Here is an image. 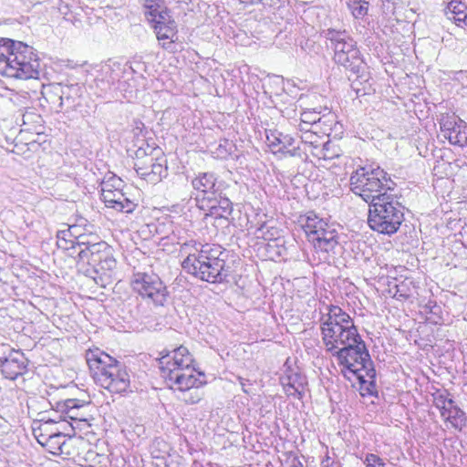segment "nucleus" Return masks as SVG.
<instances>
[{"label": "nucleus", "instance_id": "de8ad7c7", "mask_svg": "<svg viewBox=\"0 0 467 467\" xmlns=\"http://www.w3.org/2000/svg\"><path fill=\"white\" fill-rule=\"evenodd\" d=\"M310 128V125L309 124H306L305 122H302L301 119L299 120V123L297 125V130L298 131L303 134L305 132H310V130L312 129H309Z\"/></svg>", "mask_w": 467, "mask_h": 467}, {"label": "nucleus", "instance_id": "5fc2aeb1", "mask_svg": "<svg viewBox=\"0 0 467 467\" xmlns=\"http://www.w3.org/2000/svg\"><path fill=\"white\" fill-rule=\"evenodd\" d=\"M368 391L369 394L373 393L372 389H370L369 388H368Z\"/></svg>", "mask_w": 467, "mask_h": 467}, {"label": "nucleus", "instance_id": "7ed1b4c3", "mask_svg": "<svg viewBox=\"0 0 467 467\" xmlns=\"http://www.w3.org/2000/svg\"><path fill=\"white\" fill-rule=\"evenodd\" d=\"M77 263L80 269L88 266L84 273L100 286H106L111 282V277L117 266L113 249L106 242L99 240V235L87 240L81 250L77 252Z\"/></svg>", "mask_w": 467, "mask_h": 467}, {"label": "nucleus", "instance_id": "864d4df0", "mask_svg": "<svg viewBox=\"0 0 467 467\" xmlns=\"http://www.w3.org/2000/svg\"><path fill=\"white\" fill-rule=\"evenodd\" d=\"M356 84H357V80H356V81H353V83H352V87H353L354 88H356V89H357V92L358 93L359 89H358V88H356Z\"/></svg>", "mask_w": 467, "mask_h": 467}, {"label": "nucleus", "instance_id": "20e7f679", "mask_svg": "<svg viewBox=\"0 0 467 467\" xmlns=\"http://www.w3.org/2000/svg\"><path fill=\"white\" fill-rule=\"evenodd\" d=\"M192 356L187 348L180 346L159 359L161 377L175 389L203 386L206 383L205 375L197 372L192 366Z\"/></svg>", "mask_w": 467, "mask_h": 467}, {"label": "nucleus", "instance_id": "a211bd4d", "mask_svg": "<svg viewBox=\"0 0 467 467\" xmlns=\"http://www.w3.org/2000/svg\"><path fill=\"white\" fill-rule=\"evenodd\" d=\"M101 198L109 208L126 213H132L136 204L123 192L122 189L111 192L101 193Z\"/></svg>", "mask_w": 467, "mask_h": 467}, {"label": "nucleus", "instance_id": "2f4dec72", "mask_svg": "<svg viewBox=\"0 0 467 467\" xmlns=\"http://www.w3.org/2000/svg\"><path fill=\"white\" fill-rule=\"evenodd\" d=\"M202 386L191 387L187 389H179L183 393V397L182 398L188 404H196L202 398V392L200 390Z\"/></svg>", "mask_w": 467, "mask_h": 467}, {"label": "nucleus", "instance_id": "603ef678", "mask_svg": "<svg viewBox=\"0 0 467 467\" xmlns=\"http://www.w3.org/2000/svg\"><path fill=\"white\" fill-rule=\"evenodd\" d=\"M323 467H340L339 463L338 462H332L331 464H325V462H323Z\"/></svg>", "mask_w": 467, "mask_h": 467}, {"label": "nucleus", "instance_id": "c9c22d12", "mask_svg": "<svg viewBox=\"0 0 467 467\" xmlns=\"http://www.w3.org/2000/svg\"><path fill=\"white\" fill-rule=\"evenodd\" d=\"M228 199L225 196H223L222 191H219V194H210L205 197H202L201 201H199V207L207 212V206H218L219 200Z\"/></svg>", "mask_w": 467, "mask_h": 467}, {"label": "nucleus", "instance_id": "b1692460", "mask_svg": "<svg viewBox=\"0 0 467 467\" xmlns=\"http://www.w3.org/2000/svg\"><path fill=\"white\" fill-rule=\"evenodd\" d=\"M62 430H65V427L60 428L57 433H54V435L50 436V438L47 439L40 445L47 448V450L54 455H69L70 452L67 450L68 446Z\"/></svg>", "mask_w": 467, "mask_h": 467}, {"label": "nucleus", "instance_id": "7c9ffc66", "mask_svg": "<svg viewBox=\"0 0 467 467\" xmlns=\"http://www.w3.org/2000/svg\"><path fill=\"white\" fill-rule=\"evenodd\" d=\"M124 186V182L115 175H111L101 182V193L111 192L113 191L121 190Z\"/></svg>", "mask_w": 467, "mask_h": 467}, {"label": "nucleus", "instance_id": "ddd939ff", "mask_svg": "<svg viewBox=\"0 0 467 467\" xmlns=\"http://www.w3.org/2000/svg\"><path fill=\"white\" fill-rule=\"evenodd\" d=\"M27 365L28 360L24 353L13 349L6 358L1 360L0 369L5 379L15 380L26 372Z\"/></svg>", "mask_w": 467, "mask_h": 467}, {"label": "nucleus", "instance_id": "bb28decb", "mask_svg": "<svg viewBox=\"0 0 467 467\" xmlns=\"http://www.w3.org/2000/svg\"><path fill=\"white\" fill-rule=\"evenodd\" d=\"M233 210V203L229 199L219 200L218 206H207L205 217L228 221Z\"/></svg>", "mask_w": 467, "mask_h": 467}, {"label": "nucleus", "instance_id": "f8f14e48", "mask_svg": "<svg viewBox=\"0 0 467 467\" xmlns=\"http://www.w3.org/2000/svg\"><path fill=\"white\" fill-rule=\"evenodd\" d=\"M131 285L141 297L150 299L157 306H163L167 300V287L154 273H134Z\"/></svg>", "mask_w": 467, "mask_h": 467}, {"label": "nucleus", "instance_id": "c85d7f7f", "mask_svg": "<svg viewBox=\"0 0 467 467\" xmlns=\"http://www.w3.org/2000/svg\"><path fill=\"white\" fill-rule=\"evenodd\" d=\"M148 160L150 161L151 182L161 181L167 176L168 171L165 159L161 158L154 161L152 158H148Z\"/></svg>", "mask_w": 467, "mask_h": 467}, {"label": "nucleus", "instance_id": "f704fd0d", "mask_svg": "<svg viewBox=\"0 0 467 467\" xmlns=\"http://www.w3.org/2000/svg\"><path fill=\"white\" fill-rule=\"evenodd\" d=\"M444 137L448 139L451 144L463 146L467 142V136L464 132L461 131L460 126H458L452 131L444 134Z\"/></svg>", "mask_w": 467, "mask_h": 467}, {"label": "nucleus", "instance_id": "9b49d317", "mask_svg": "<svg viewBox=\"0 0 467 467\" xmlns=\"http://www.w3.org/2000/svg\"><path fill=\"white\" fill-rule=\"evenodd\" d=\"M299 223L317 252L335 254V249L338 245V234L334 225L312 212L302 216Z\"/></svg>", "mask_w": 467, "mask_h": 467}, {"label": "nucleus", "instance_id": "f03ea898", "mask_svg": "<svg viewBox=\"0 0 467 467\" xmlns=\"http://www.w3.org/2000/svg\"><path fill=\"white\" fill-rule=\"evenodd\" d=\"M228 252L219 244H205L195 255L189 256L182 263V268L193 276L216 284L226 281L230 266L226 265Z\"/></svg>", "mask_w": 467, "mask_h": 467}, {"label": "nucleus", "instance_id": "79ce46f5", "mask_svg": "<svg viewBox=\"0 0 467 467\" xmlns=\"http://www.w3.org/2000/svg\"><path fill=\"white\" fill-rule=\"evenodd\" d=\"M134 168L140 177L150 181V161L148 159L144 162H135Z\"/></svg>", "mask_w": 467, "mask_h": 467}, {"label": "nucleus", "instance_id": "09e8293b", "mask_svg": "<svg viewBox=\"0 0 467 467\" xmlns=\"http://www.w3.org/2000/svg\"><path fill=\"white\" fill-rule=\"evenodd\" d=\"M33 119H40V116L34 114V113H26V114L23 115V123L26 124L27 120H30Z\"/></svg>", "mask_w": 467, "mask_h": 467}, {"label": "nucleus", "instance_id": "6e6d98bb", "mask_svg": "<svg viewBox=\"0 0 467 467\" xmlns=\"http://www.w3.org/2000/svg\"><path fill=\"white\" fill-rule=\"evenodd\" d=\"M140 153V150H139L137 152H136V155L139 156V154Z\"/></svg>", "mask_w": 467, "mask_h": 467}, {"label": "nucleus", "instance_id": "dca6fc26", "mask_svg": "<svg viewBox=\"0 0 467 467\" xmlns=\"http://www.w3.org/2000/svg\"><path fill=\"white\" fill-rule=\"evenodd\" d=\"M38 415L40 418L33 421L32 431L37 442L41 444L63 427L62 425L65 424V420L47 417L42 413Z\"/></svg>", "mask_w": 467, "mask_h": 467}, {"label": "nucleus", "instance_id": "4be33fe9", "mask_svg": "<svg viewBox=\"0 0 467 467\" xmlns=\"http://www.w3.org/2000/svg\"><path fill=\"white\" fill-rule=\"evenodd\" d=\"M441 417L447 428H452L455 431H461L466 426V413L455 402L442 411Z\"/></svg>", "mask_w": 467, "mask_h": 467}, {"label": "nucleus", "instance_id": "2eb2a0df", "mask_svg": "<svg viewBox=\"0 0 467 467\" xmlns=\"http://www.w3.org/2000/svg\"><path fill=\"white\" fill-rule=\"evenodd\" d=\"M266 141L274 153L280 152L285 156H298L299 147H295V139L276 130H266Z\"/></svg>", "mask_w": 467, "mask_h": 467}, {"label": "nucleus", "instance_id": "473e14b6", "mask_svg": "<svg viewBox=\"0 0 467 467\" xmlns=\"http://www.w3.org/2000/svg\"><path fill=\"white\" fill-rule=\"evenodd\" d=\"M348 5L356 18H362L368 13V2L367 0L348 1Z\"/></svg>", "mask_w": 467, "mask_h": 467}, {"label": "nucleus", "instance_id": "aec40b11", "mask_svg": "<svg viewBox=\"0 0 467 467\" xmlns=\"http://www.w3.org/2000/svg\"><path fill=\"white\" fill-rule=\"evenodd\" d=\"M118 79V72L109 64L100 65L95 71L94 82L101 92L109 91Z\"/></svg>", "mask_w": 467, "mask_h": 467}, {"label": "nucleus", "instance_id": "a878e982", "mask_svg": "<svg viewBox=\"0 0 467 467\" xmlns=\"http://www.w3.org/2000/svg\"><path fill=\"white\" fill-rule=\"evenodd\" d=\"M444 11L447 18L453 21L458 26L466 23L467 6L464 3L457 0H451Z\"/></svg>", "mask_w": 467, "mask_h": 467}, {"label": "nucleus", "instance_id": "a19ab883", "mask_svg": "<svg viewBox=\"0 0 467 467\" xmlns=\"http://www.w3.org/2000/svg\"><path fill=\"white\" fill-rule=\"evenodd\" d=\"M204 244L196 242L195 240L187 241L181 245V253L186 254V257L189 256V254H198L201 250V247Z\"/></svg>", "mask_w": 467, "mask_h": 467}, {"label": "nucleus", "instance_id": "6e6552de", "mask_svg": "<svg viewBox=\"0 0 467 467\" xmlns=\"http://www.w3.org/2000/svg\"><path fill=\"white\" fill-rule=\"evenodd\" d=\"M352 192L370 204L381 199L385 193L395 192V182L380 167H360L352 172L350 179Z\"/></svg>", "mask_w": 467, "mask_h": 467}, {"label": "nucleus", "instance_id": "f3484780", "mask_svg": "<svg viewBox=\"0 0 467 467\" xmlns=\"http://www.w3.org/2000/svg\"><path fill=\"white\" fill-rule=\"evenodd\" d=\"M88 406V402L77 399H69L57 403V412L61 413L58 418L65 420V424L67 423V419L71 420L86 421V409Z\"/></svg>", "mask_w": 467, "mask_h": 467}, {"label": "nucleus", "instance_id": "f257e3e1", "mask_svg": "<svg viewBox=\"0 0 467 467\" xmlns=\"http://www.w3.org/2000/svg\"><path fill=\"white\" fill-rule=\"evenodd\" d=\"M40 63L34 48L23 42L0 39V76L19 79H37Z\"/></svg>", "mask_w": 467, "mask_h": 467}, {"label": "nucleus", "instance_id": "e433bc0d", "mask_svg": "<svg viewBox=\"0 0 467 467\" xmlns=\"http://www.w3.org/2000/svg\"><path fill=\"white\" fill-rule=\"evenodd\" d=\"M441 130L443 132V135L452 131L455 130L459 125L457 124V117L454 115H445L442 116L440 120Z\"/></svg>", "mask_w": 467, "mask_h": 467}, {"label": "nucleus", "instance_id": "412c9836", "mask_svg": "<svg viewBox=\"0 0 467 467\" xmlns=\"http://www.w3.org/2000/svg\"><path fill=\"white\" fill-rule=\"evenodd\" d=\"M192 187L205 197L210 194H219L220 184L215 175L212 172H202L192 181Z\"/></svg>", "mask_w": 467, "mask_h": 467}, {"label": "nucleus", "instance_id": "6ab92c4d", "mask_svg": "<svg viewBox=\"0 0 467 467\" xmlns=\"http://www.w3.org/2000/svg\"><path fill=\"white\" fill-rule=\"evenodd\" d=\"M153 28L159 41L170 40L167 43H162L163 48H169L175 42L174 37L177 35V26L171 16H168V20L161 19L154 23Z\"/></svg>", "mask_w": 467, "mask_h": 467}, {"label": "nucleus", "instance_id": "c756f323", "mask_svg": "<svg viewBox=\"0 0 467 467\" xmlns=\"http://www.w3.org/2000/svg\"><path fill=\"white\" fill-rule=\"evenodd\" d=\"M320 114H321V111H317L315 109H306L301 113L300 119H301L302 122H305V123L310 125L309 129H313L315 130L320 131L321 129L318 128L319 124L317 123V121L320 119Z\"/></svg>", "mask_w": 467, "mask_h": 467}, {"label": "nucleus", "instance_id": "58836bf2", "mask_svg": "<svg viewBox=\"0 0 467 467\" xmlns=\"http://www.w3.org/2000/svg\"><path fill=\"white\" fill-rule=\"evenodd\" d=\"M322 135L320 131L311 130L310 132H305L300 135L301 141L305 144H309L314 146L315 148L318 147L320 144V139Z\"/></svg>", "mask_w": 467, "mask_h": 467}, {"label": "nucleus", "instance_id": "8fccbe9b", "mask_svg": "<svg viewBox=\"0 0 467 467\" xmlns=\"http://www.w3.org/2000/svg\"><path fill=\"white\" fill-rule=\"evenodd\" d=\"M289 467H303V463L298 459L294 458Z\"/></svg>", "mask_w": 467, "mask_h": 467}, {"label": "nucleus", "instance_id": "37998d69", "mask_svg": "<svg viewBox=\"0 0 467 467\" xmlns=\"http://www.w3.org/2000/svg\"><path fill=\"white\" fill-rule=\"evenodd\" d=\"M366 467H385L382 460L376 454L368 453L364 460Z\"/></svg>", "mask_w": 467, "mask_h": 467}, {"label": "nucleus", "instance_id": "1a4fd4ad", "mask_svg": "<svg viewBox=\"0 0 467 467\" xmlns=\"http://www.w3.org/2000/svg\"><path fill=\"white\" fill-rule=\"evenodd\" d=\"M323 35L331 42L335 62L356 74L358 78L367 81L368 78L366 64L356 41L348 32L328 28L323 31Z\"/></svg>", "mask_w": 467, "mask_h": 467}, {"label": "nucleus", "instance_id": "cd10ccee", "mask_svg": "<svg viewBox=\"0 0 467 467\" xmlns=\"http://www.w3.org/2000/svg\"><path fill=\"white\" fill-rule=\"evenodd\" d=\"M57 245L59 249L69 251V255L71 256L78 252L76 251V243L74 242L70 232H67V230L57 232Z\"/></svg>", "mask_w": 467, "mask_h": 467}, {"label": "nucleus", "instance_id": "4468645a", "mask_svg": "<svg viewBox=\"0 0 467 467\" xmlns=\"http://www.w3.org/2000/svg\"><path fill=\"white\" fill-rule=\"evenodd\" d=\"M280 383L287 396L302 399L307 381L299 368H287L280 377Z\"/></svg>", "mask_w": 467, "mask_h": 467}, {"label": "nucleus", "instance_id": "72a5a7b5", "mask_svg": "<svg viewBox=\"0 0 467 467\" xmlns=\"http://www.w3.org/2000/svg\"><path fill=\"white\" fill-rule=\"evenodd\" d=\"M257 238H263L265 241L275 240L279 237V230L276 227H267L266 224H262L255 231Z\"/></svg>", "mask_w": 467, "mask_h": 467}, {"label": "nucleus", "instance_id": "9d476101", "mask_svg": "<svg viewBox=\"0 0 467 467\" xmlns=\"http://www.w3.org/2000/svg\"><path fill=\"white\" fill-rule=\"evenodd\" d=\"M403 220L402 206L395 192L385 193L381 199L369 204L368 223L379 234L391 235L397 233Z\"/></svg>", "mask_w": 467, "mask_h": 467}, {"label": "nucleus", "instance_id": "c03bdc74", "mask_svg": "<svg viewBox=\"0 0 467 467\" xmlns=\"http://www.w3.org/2000/svg\"><path fill=\"white\" fill-rule=\"evenodd\" d=\"M90 238H95V234L92 233H82L79 236L77 237V240H74L76 243V251H79L82 249V247L87 243V240H89Z\"/></svg>", "mask_w": 467, "mask_h": 467}, {"label": "nucleus", "instance_id": "ea45409f", "mask_svg": "<svg viewBox=\"0 0 467 467\" xmlns=\"http://www.w3.org/2000/svg\"><path fill=\"white\" fill-rule=\"evenodd\" d=\"M318 128L321 129L320 134L322 136L326 135L328 136L331 131V126L334 123V118L333 115L328 112L327 114L320 115V119L317 121Z\"/></svg>", "mask_w": 467, "mask_h": 467}, {"label": "nucleus", "instance_id": "a18cd8bd", "mask_svg": "<svg viewBox=\"0 0 467 467\" xmlns=\"http://www.w3.org/2000/svg\"><path fill=\"white\" fill-rule=\"evenodd\" d=\"M395 296L407 299L410 296V294L407 290H405V285L401 284V285H397V291H396Z\"/></svg>", "mask_w": 467, "mask_h": 467}, {"label": "nucleus", "instance_id": "4c0bfd02", "mask_svg": "<svg viewBox=\"0 0 467 467\" xmlns=\"http://www.w3.org/2000/svg\"><path fill=\"white\" fill-rule=\"evenodd\" d=\"M433 397L434 405L440 410V414L455 402L448 394L436 393Z\"/></svg>", "mask_w": 467, "mask_h": 467}, {"label": "nucleus", "instance_id": "49530a36", "mask_svg": "<svg viewBox=\"0 0 467 467\" xmlns=\"http://www.w3.org/2000/svg\"><path fill=\"white\" fill-rule=\"evenodd\" d=\"M67 232H70L71 236L74 240H77V237L82 234L79 232V225H78V224L70 225L67 229Z\"/></svg>", "mask_w": 467, "mask_h": 467}, {"label": "nucleus", "instance_id": "0eeeda50", "mask_svg": "<svg viewBox=\"0 0 467 467\" xmlns=\"http://www.w3.org/2000/svg\"><path fill=\"white\" fill-rule=\"evenodd\" d=\"M332 356L337 358L345 378L350 381L357 379L361 385L368 382V378L370 379L369 386L375 389L373 381L376 371L372 368V360L361 337L357 343L340 347V349Z\"/></svg>", "mask_w": 467, "mask_h": 467}, {"label": "nucleus", "instance_id": "423d86ee", "mask_svg": "<svg viewBox=\"0 0 467 467\" xmlns=\"http://www.w3.org/2000/svg\"><path fill=\"white\" fill-rule=\"evenodd\" d=\"M86 360L98 385L114 394H121L129 389L130 374L116 358L97 348L87 352Z\"/></svg>", "mask_w": 467, "mask_h": 467}, {"label": "nucleus", "instance_id": "5701e85b", "mask_svg": "<svg viewBox=\"0 0 467 467\" xmlns=\"http://www.w3.org/2000/svg\"><path fill=\"white\" fill-rule=\"evenodd\" d=\"M78 91V85L55 83L50 85L48 99L54 104L57 103L58 108H62L64 99L68 100L73 95H77Z\"/></svg>", "mask_w": 467, "mask_h": 467}, {"label": "nucleus", "instance_id": "393cba45", "mask_svg": "<svg viewBox=\"0 0 467 467\" xmlns=\"http://www.w3.org/2000/svg\"><path fill=\"white\" fill-rule=\"evenodd\" d=\"M145 16L150 23H156L159 20H168L170 11L163 5L161 0H145L143 4Z\"/></svg>", "mask_w": 467, "mask_h": 467}, {"label": "nucleus", "instance_id": "39448f33", "mask_svg": "<svg viewBox=\"0 0 467 467\" xmlns=\"http://www.w3.org/2000/svg\"><path fill=\"white\" fill-rule=\"evenodd\" d=\"M327 308V313L319 320L320 331L325 349L332 355L340 347L357 343L360 335L350 316L341 307L330 305Z\"/></svg>", "mask_w": 467, "mask_h": 467}, {"label": "nucleus", "instance_id": "3c124183", "mask_svg": "<svg viewBox=\"0 0 467 467\" xmlns=\"http://www.w3.org/2000/svg\"><path fill=\"white\" fill-rule=\"evenodd\" d=\"M238 380L240 382V385L242 386L243 391L245 393H248V390L245 389V385H246V382H248V380H246L243 378H239Z\"/></svg>", "mask_w": 467, "mask_h": 467}]
</instances>
